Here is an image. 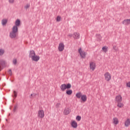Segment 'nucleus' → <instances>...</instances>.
Masks as SVG:
<instances>
[{
  "mask_svg": "<svg viewBox=\"0 0 130 130\" xmlns=\"http://www.w3.org/2000/svg\"><path fill=\"white\" fill-rule=\"evenodd\" d=\"M21 25V20L17 19L15 22V25L13 26L12 31L9 34V37L11 39H14L18 34V27Z\"/></svg>",
  "mask_w": 130,
  "mask_h": 130,
  "instance_id": "1",
  "label": "nucleus"
},
{
  "mask_svg": "<svg viewBox=\"0 0 130 130\" xmlns=\"http://www.w3.org/2000/svg\"><path fill=\"white\" fill-rule=\"evenodd\" d=\"M71 88H72V85L70 83L68 84H63L60 86V89L62 91H66V89H71Z\"/></svg>",
  "mask_w": 130,
  "mask_h": 130,
  "instance_id": "2",
  "label": "nucleus"
},
{
  "mask_svg": "<svg viewBox=\"0 0 130 130\" xmlns=\"http://www.w3.org/2000/svg\"><path fill=\"white\" fill-rule=\"evenodd\" d=\"M78 52L80 54V56H81L82 58H85L86 56L87 55V53L86 52L82 50V48H80L78 50Z\"/></svg>",
  "mask_w": 130,
  "mask_h": 130,
  "instance_id": "3",
  "label": "nucleus"
},
{
  "mask_svg": "<svg viewBox=\"0 0 130 130\" xmlns=\"http://www.w3.org/2000/svg\"><path fill=\"white\" fill-rule=\"evenodd\" d=\"M104 77L106 81H107V82H109V81L111 80V75H110V73H109V72H106L104 74Z\"/></svg>",
  "mask_w": 130,
  "mask_h": 130,
  "instance_id": "4",
  "label": "nucleus"
},
{
  "mask_svg": "<svg viewBox=\"0 0 130 130\" xmlns=\"http://www.w3.org/2000/svg\"><path fill=\"white\" fill-rule=\"evenodd\" d=\"M90 70H91L92 71L95 70L96 69V64L94 62H90L89 64Z\"/></svg>",
  "mask_w": 130,
  "mask_h": 130,
  "instance_id": "5",
  "label": "nucleus"
},
{
  "mask_svg": "<svg viewBox=\"0 0 130 130\" xmlns=\"http://www.w3.org/2000/svg\"><path fill=\"white\" fill-rule=\"evenodd\" d=\"M115 101L116 103H117L118 102H122V96H121V95H120L116 96Z\"/></svg>",
  "mask_w": 130,
  "mask_h": 130,
  "instance_id": "6",
  "label": "nucleus"
},
{
  "mask_svg": "<svg viewBox=\"0 0 130 130\" xmlns=\"http://www.w3.org/2000/svg\"><path fill=\"white\" fill-rule=\"evenodd\" d=\"M40 59V57L39 56L36 55L35 52L33 51V60L34 61H38Z\"/></svg>",
  "mask_w": 130,
  "mask_h": 130,
  "instance_id": "7",
  "label": "nucleus"
},
{
  "mask_svg": "<svg viewBox=\"0 0 130 130\" xmlns=\"http://www.w3.org/2000/svg\"><path fill=\"white\" fill-rule=\"evenodd\" d=\"M38 116L40 118H43L44 117V111L40 110L38 111Z\"/></svg>",
  "mask_w": 130,
  "mask_h": 130,
  "instance_id": "8",
  "label": "nucleus"
},
{
  "mask_svg": "<svg viewBox=\"0 0 130 130\" xmlns=\"http://www.w3.org/2000/svg\"><path fill=\"white\" fill-rule=\"evenodd\" d=\"M59 51H63L64 49V45L62 43H60L58 46Z\"/></svg>",
  "mask_w": 130,
  "mask_h": 130,
  "instance_id": "9",
  "label": "nucleus"
},
{
  "mask_svg": "<svg viewBox=\"0 0 130 130\" xmlns=\"http://www.w3.org/2000/svg\"><path fill=\"white\" fill-rule=\"evenodd\" d=\"M122 24L123 25H125L126 26H127V25H129L130 24V19L124 20L122 21Z\"/></svg>",
  "mask_w": 130,
  "mask_h": 130,
  "instance_id": "10",
  "label": "nucleus"
},
{
  "mask_svg": "<svg viewBox=\"0 0 130 130\" xmlns=\"http://www.w3.org/2000/svg\"><path fill=\"white\" fill-rule=\"evenodd\" d=\"M124 125L126 127H128L130 125V119L127 118L124 122Z\"/></svg>",
  "mask_w": 130,
  "mask_h": 130,
  "instance_id": "11",
  "label": "nucleus"
},
{
  "mask_svg": "<svg viewBox=\"0 0 130 130\" xmlns=\"http://www.w3.org/2000/svg\"><path fill=\"white\" fill-rule=\"evenodd\" d=\"M71 125L74 128H77L78 127V123L76 121H73L71 123Z\"/></svg>",
  "mask_w": 130,
  "mask_h": 130,
  "instance_id": "12",
  "label": "nucleus"
},
{
  "mask_svg": "<svg viewBox=\"0 0 130 130\" xmlns=\"http://www.w3.org/2000/svg\"><path fill=\"white\" fill-rule=\"evenodd\" d=\"M70 112L71 110L68 108H66L64 109L63 114H64V115H68V114H70Z\"/></svg>",
  "mask_w": 130,
  "mask_h": 130,
  "instance_id": "13",
  "label": "nucleus"
},
{
  "mask_svg": "<svg viewBox=\"0 0 130 130\" xmlns=\"http://www.w3.org/2000/svg\"><path fill=\"white\" fill-rule=\"evenodd\" d=\"M73 38H74V39H79L80 38V33L74 32L73 34Z\"/></svg>",
  "mask_w": 130,
  "mask_h": 130,
  "instance_id": "14",
  "label": "nucleus"
},
{
  "mask_svg": "<svg viewBox=\"0 0 130 130\" xmlns=\"http://www.w3.org/2000/svg\"><path fill=\"white\" fill-rule=\"evenodd\" d=\"M6 64V61L3 59H0V72L3 70L2 66H5Z\"/></svg>",
  "mask_w": 130,
  "mask_h": 130,
  "instance_id": "15",
  "label": "nucleus"
},
{
  "mask_svg": "<svg viewBox=\"0 0 130 130\" xmlns=\"http://www.w3.org/2000/svg\"><path fill=\"white\" fill-rule=\"evenodd\" d=\"M81 99L82 101H83V102H86V101H87V95H82Z\"/></svg>",
  "mask_w": 130,
  "mask_h": 130,
  "instance_id": "16",
  "label": "nucleus"
},
{
  "mask_svg": "<svg viewBox=\"0 0 130 130\" xmlns=\"http://www.w3.org/2000/svg\"><path fill=\"white\" fill-rule=\"evenodd\" d=\"M119 121H118V118L115 117L113 118V123L114 124H118Z\"/></svg>",
  "mask_w": 130,
  "mask_h": 130,
  "instance_id": "17",
  "label": "nucleus"
},
{
  "mask_svg": "<svg viewBox=\"0 0 130 130\" xmlns=\"http://www.w3.org/2000/svg\"><path fill=\"white\" fill-rule=\"evenodd\" d=\"M7 23H8V20L6 19H3L2 20V24L3 25V26H5L6 25H7Z\"/></svg>",
  "mask_w": 130,
  "mask_h": 130,
  "instance_id": "18",
  "label": "nucleus"
},
{
  "mask_svg": "<svg viewBox=\"0 0 130 130\" xmlns=\"http://www.w3.org/2000/svg\"><path fill=\"white\" fill-rule=\"evenodd\" d=\"M117 103V107H119V108H122L123 107V104L121 103V102H119Z\"/></svg>",
  "mask_w": 130,
  "mask_h": 130,
  "instance_id": "19",
  "label": "nucleus"
},
{
  "mask_svg": "<svg viewBox=\"0 0 130 130\" xmlns=\"http://www.w3.org/2000/svg\"><path fill=\"white\" fill-rule=\"evenodd\" d=\"M83 95H82V93L81 92H79L78 93H77L76 94V96L78 99H80V98H81Z\"/></svg>",
  "mask_w": 130,
  "mask_h": 130,
  "instance_id": "20",
  "label": "nucleus"
},
{
  "mask_svg": "<svg viewBox=\"0 0 130 130\" xmlns=\"http://www.w3.org/2000/svg\"><path fill=\"white\" fill-rule=\"evenodd\" d=\"M96 36L98 41H101V39H102V37H101V35L100 34H96Z\"/></svg>",
  "mask_w": 130,
  "mask_h": 130,
  "instance_id": "21",
  "label": "nucleus"
},
{
  "mask_svg": "<svg viewBox=\"0 0 130 130\" xmlns=\"http://www.w3.org/2000/svg\"><path fill=\"white\" fill-rule=\"evenodd\" d=\"M66 94H67V95H72V94H73V90H67L66 91Z\"/></svg>",
  "mask_w": 130,
  "mask_h": 130,
  "instance_id": "22",
  "label": "nucleus"
},
{
  "mask_svg": "<svg viewBox=\"0 0 130 130\" xmlns=\"http://www.w3.org/2000/svg\"><path fill=\"white\" fill-rule=\"evenodd\" d=\"M108 47H106V46H104L102 48V50H103V51L104 52H107L108 51Z\"/></svg>",
  "mask_w": 130,
  "mask_h": 130,
  "instance_id": "23",
  "label": "nucleus"
},
{
  "mask_svg": "<svg viewBox=\"0 0 130 130\" xmlns=\"http://www.w3.org/2000/svg\"><path fill=\"white\" fill-rule=\"evenodd\" d=\"M12 96L14 98V99H15V98H17V91L15 90L13 91V94H12Z\"/></svg>",
  "mask_w": 130,
  "mask_h": 130,
  "instance_id": "24",
  "label": "nucleus"
},
{
  "mask_svg": "<svg viewBox=\"0 0 130 130\" xmlns=\"http://www.w3.org/2000/svg\"><path fill=\"white\" fill-rule=\"evenodd\" d=\"M4 53H5V50L0 49V56L3 55Z\"/></svg>",
  "mask_w": 130,
  "mask_h": 130,
  "instance_id": "25",
  "label": "nucleus"
},
{
  "mask_svg": "<svg viewBox=\"0 0 130 130\" xmlns=\"http://www.w3.org/2000/svg\"><path fill=\"white\" fill-rule=\"evenodd\" d=\"M29 57H31L32 60H33V51H32V50H31L30 52Z\"/></svg>",
  "mask_w": 130,
  "mask_h": 130,
  "instance_id": "26",
  "label": "nucleus"
},
{
  "mask_svg": "<svg viewBox=\"0 0 130 130\" xmlns=\"http://www.w3.org/2000/svg\"><path fill=\"white\" fill-rule=\"evenodd\" d=\"M30 8V4H27L24 6V9L25 10H27V9H29Z\"/></svg>",
  "mask_w": 130,
  "mask_h": 130,
  "instance_id": "27",
  "label": "nucleus"
},
{
  "mask_svg": "<svg viewBox=\"0 0 130 130\" xmlns=\"http://www.w3.org/2000/svg\"><path fill=\"white\" fill-rule=\"evenodd\" d=\"M17 109H18V105H16L14 106V109H13V112H16V111L17 110Z\"/></svg>",
  "mask_w": 130,
  "mask_h": 130,
  "instance_id": "28",
  "label": "nucleus"
},
{
  "mask_svg": "<svg viewBox=\"0 0 130 130\" xmlns=\"http://www.w3.org/2000/svg\"><path fill=\"white\" fill-rule=\"evenodd\" d=\"M13 63L15 66V64H17V59H14L13 60Z\"/></svg>",
  "mask_w": 130,
  "mask_h": 130,
  "instance_id": "29",
  "label": "nucleus"
},
{
  "mask_svg": "<svg viewBox=\"0 0 130 130\" xmlns=\"http://www.w3.org/2000/svg\"><path fill=\"white\" fill-rule=\"evenodd\" d=\"M81 118H82L80 116H77L76 117V119H77V120H78V121H80V120H81Z\"/></svg>",
  "mask_w": 130,
  "mask_h": 130,
  "instance_id": "30",
  "label": "nucleus"
},
{
  "mask_svg": "<svg viewBox=\"0 0 130 130\" xmlns=\"http://www.w3.org/2000/svg\"><path fill=\"white\" fill-rule=\"evenodd\" d=\"M60 19H61L60 16H57L56 18L57 22H60Z\"/></svg>",
  "mask_w": 130,
  "mask_h": 130,
  "instance_id": "31",
  "label": "nucleus"
},
{
  "mask_svg": "<svg viewBox=\"0 0 130 130\" xmlns=\"http://www.w3.org/2000/svg\"><path fill=\"white\" fill-rule=\"evenodd\" d=\"M8 74L9 75H10V76H12V75H13V73H12V70L10 69L8 71Z\"/></svg>",
  "mask_w": 130,
  "mask_h": 130,
  "instance_id": "32",
  "label": "nucleus"
},
{
  "mask_svg": "<svg viewBox=\"0 0 130 130\" xmlns=\"http://www.w3.org/2000/svg\"><path fill=\"white\" fill-rule=\"evenodd\" d=\"M15 0H9V2L10 4H14Z\"/></svg>",
  "mask_w": 130,
  "mask_h": 130,
  "instance_id": "33",
  "label": "nucleus"
},
{
  "mask_svg": "<svg viewBox=\"0 0 130 130\" xmlns=\"http://www.w3.org/2000/svg\"><path fill=\"white\" fill-rule=\"evenodd\" d=\"M127 87H128V88H130V82L126 83Z\"/></svg>",
  "mask_w": 130,
  "mask_h": 130,
  "instance_id": "34",
  "label": "nucleus"
},
{
  "mask_svg": "<svg viewBox=\"0 0 130 130\" xmlns=\"http://www.w3.org/2000/svg\"><path fill=\"white\" fill-rule=\"evenodd\" d=\"M59 106H60V104H59V103H58L56 105V107H57V108L59 107Z\"/></svg>",
  "mask_w": 130,
  "mask_h": 130,
  "instance_id": "35",
  "label": "nucleus"
},
{
  "mask_svg": "<svg viewBox=\"0 0 130 130\" xmlns=\"http://www.w3.org/2000/svg\"><path fill=\"white\" fill-rule=\"evenodd\" d=\"M70 37H73V34H70L68 35Z\"/></svg>",
  "mask_w": 130,
  "mask_h": 130,
  "instance_id": "36",
  "label": "nucleus"
},
{
  "mask_svg": "<svg viewBox=\"0 0 130 130\" xmlns=\"http://www.w3.org/2000/svg\"><path fill=\"white\" fill-rule=\"evenodd\" d=\"M113 49H114V50H116V46H114Z\"/></svg>",
  "mask_w": 130,
  "mask_h": 130,
  "instance_id": "37",
  "label": "nucleus"
},
{
  "mask_svg": "<svg viewBox=\"0 0 130 130\" xmlns=\"http://www.w3.org/2000/svg\"><path fill=\"white\" fill-rule=\"evenodd\" d=\"M32 95H33V94H30V96H32Z\"/></svg>",
  "mask_w": 130,
  "mask_h": 130,
  "instance_id": "38",
  "label": "nucleus"
},
{
  "mask_svg": "<svg viewBox=\"0 0 130 130\" xmlns=\"http://www.w3.org/2000/svg\"><path fill=\"white\" fill-rule=\"evenodd\" d=\"M10 115H11V114H9V116H10Z\"/></svg>",
  "mask_w": 130,
  "mask_h": 130,
  "instance_id": "39",
  "label": "nucleus"
}]
</instances>
